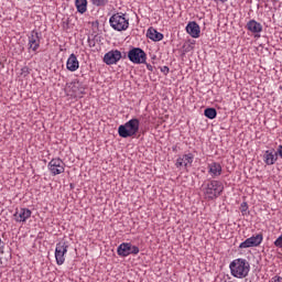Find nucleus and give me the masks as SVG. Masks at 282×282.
I'll list each match as a JSON object with an SVG mask.
<instances>
[{
  "label": "nucleus",
  "instance_id": "20",
  "mask_svg": "<svg viewBox=\"0 0 282 282\" xmlns=\"http://www.w3.org/2000/svg\"><path fill=\"white\" fill-rule=\"evenodd\" d=\"M208 173H210L212 177H219V175H221V164L214 162L208 165Z\"/></svg>",
  "mask_w": 282,
  "mask_h": 282
},
{
  "label": "nucleus",
  "instance_id": "25",
  "mask_svg": "<svg viewBox=\"0 0 282 282\" xmlns=\"http://www.w3.org/2000/svg\"><path fill=\"white\" fill-rule=\"evenodd\" d=\"M275 153H278V155L282 158V145H279L278 151Z\"/></svg>",
  "mask_w": 282,
  "mask_h": 282
},
{
  "label": "nucleus",
  "instance_id": "24",
  "mask_svg": "<svg viewBox=\"0 0 282 282\" xmlns=\"http://www.w3.org/2000/svg\"><path fill=\"white\" fill-rule=\"evenodd\" d=\"M271 282H282V278L279 276V275H274V276L271 279Z\"/></svg>",
  "mask_w": 282,
  "mask_h": 282
},
{
  "label": "nucleus",
  "instance_id": "5",
  "mask_svg": "<svg viewBox=\"0 0 282 282\" xmlns=\"http://www.w3.org/2000/svg\"><path fill=\"white\" fill-rule=\"evenodd\" d=\"M128 58L134 65H143L147 63V53L140 47H133L128 52Z\"/></svg>",
  "mask_w": 282,
  "mask_h": 282
},
{
  "label": "nucleus",
  "instance_id": "3",
  "mask_svg": "<svg viewBox=\"0 0 282 282\" xmlns=\"http://www.w3.org/2000/svg\"><path fill=\"white\" fill-rule=\"evenodd\" d=\"M203 193L206 199H217L224 193V184L219 181H210L203 185Z\"/></svg>",
  "mask_w": 282,
  "mask_h": 282
},
{
  "label": "nucleus",
  "instance_id": "14",
  "mask_svg": "<svg viewBox=\"0 0 282 282\" xmlns=\"http://www.w3.org/2000/svg\"><path fill=\"white\" fill-rule=\"evenodd\" d=\"M264 164L272 166L279 160L278 153L274 150H267L263 155Z\"/></svg>",
  "mask_w": 282,
  "mask_h": 282
},
{
  "label": "nucleus",
  "instance_id": "17",
  "mask_svg": "<svg viewBox=\"0 0 282 282\" xmlns=\"http://www.w3.org/2000/svg\"><path fill=\"white\" fill-rule=\"evenodd\" d=\"M186 32L192 39H199V24L197 22H189L186 26Z\"/></svg>",
  "mask_w": 282,
  "mask_h": 282
},
{
  "label": "nucleus",
  "instance_id": "8",
  "mask_svg": "<svg viewBox=\"0 0 282 282\" xmlns=\"http://www.w3.org/2000/svg\"><path fill=\"white\" fill-rule=\"evenodd\" d=\"M47 166L52 175H61V173H65V162L58 158L52 159Z\"/></svg>",
  "mask_w": 282,
  "mask_h": 282
},
{
  "label": "nucleus",
  "instance_id": "6",
  "mask_svg": "<svg viewBox=\"0 0 282 282\" xmlns=\"http://www.w3.org/2000/svg\"><path fill=\"white\" fill-rule=\"evenodd\" d=\"M66 91L68 96L74 98H82L85 94V88L80 82H72L66 85Z\"/></svg>",
  "mask_w": 282,
  "mask_h": 282
},
{
  "label": "nucleus",
  "instance_id": "15",
  "mask_svg": "<svg viewBox=\"0 0 282 282\" xmlns=\"http://www.w3.org/2000/svg\"><path fill=\"white\" fill-rule=\"evenodd\" d=\"M15 221H28L32 217V210L28 208H21L20 210H17L14 214Z\"/></svg>",
  "mask_w": 282,
  "mask_h": 282
},
{
  "label": "nucleus",
  "instance_id": "10",
  "mask_svg": "<svg viewBox=\"0 0 282 282\" xmlns=\"http://www.w3.org/2000/svg\"><path fill=\"white\" fill-rule=\"evenodd\" d=\"M39 47H41V33L33 30L29 35V50L36 54V52H39Z\"/></svg>",
  "mask_w": 282,
  "mask_h": 282
},
{
  "label": "nucleus",
  "instance_id": "16",
  "mask_svg": "<svg viewBox=\"0 0 282 282\" xmlns=\"http://www.w3.org/2000/svg\"><path fill=\"white\" fill-rule=\"evenodd\" d=\"M80 67V63L78 62V57H76V54H70L67 62H66V68L68 72H76Z\"/></svg>",
  "mask_w": 282,
  "mask_h": 282
},
{
  "label": "nucleus",
  "instance_id": "22",
  "mask_svg": "<svg viewBox=\"0 0 282 282\" xmlns=\"http://www.w3.org/2000/svg\"><path fill=\"white\" fill-rule=\"evenodd\" d=\"M204 116L208 118L209 120H215L217 118V109L215 108H207L204 111Z\"/></svg>",
  "mask_w": 282,
  "mask_h": 282
},
{
  "label": "nucleus",
  "instance_id": "28",
  "mask_svg": "<svg viewBox=\"0 0 282 282\" xmlns=\"http://www.w3.org/2000/svg\"><path fill=\"white\" fill-rule=\"evenodd\" d=\"M218 1H220V3H226V1H228V0H218Z\"/></svg>",
  "mask_w": 282,
  "mask_h": 282
},
{
  "label": "nucleus",
  "instance_id": "1",
  "mask_svg": "<svg viewBox=\"0 0 282 282\" xmlns=\"http://www.w3.org/2000/svg\"><path fill=\"white\" fill-rule=\"evenodd\" d=\"M229 270L235 279H246L250 274V262L241 258L235 259L230 262Z\"/></svg>",
  "mask_w": 282,
  "mask_h": 282
},
{
  "label": "nucleus",
  "instance_id": "18",
  "mask_svg": "<svg viewBox=\"0 0 282 282\" xmlns=\"http://www.w3.org/2000/svg\"><path fill=\"white\" fill-rule=\"evenodd\" d=\"M247 30L253 34H259L260 32H263V25H261V23L257 22L256 20H250L247 23Z\"/></svg>",
  "mask_w": 282,
  "mask_h": 282
},
{
  "label": "nucleus",
  "instance_id": "26",
  "mask_svg": "<svg viewBox=\"0 0 282 282\" xmlns=\"http://www.w3.org/2000/svg\"><path fill=\"white\" fill-rule=\"evenodd\" d=\"M147 69H149V72H153V65L147 64Z\"/></svg>",
  "mask_w": 282,
  "mask_h": 282
},
{
  "label": "nucleus",
  "instance_id": "11",
  "mask_svg": "<svg viewBox=\"0 0 282 282\" xmlns=\"http://www.w3.org/2000/svg\"><path fill=\"white\" fill-rule=\"evenodd\" d=\"M261 241H263V235L258 234L257 236H252L241 242L239 248H257V246H261Z\"/></svg>",
  "mask_w": 282,
  "mask_h": 282
},
{
  "label": "nucleus",
  "instance_id": "13",
  "mask_svg": "<svg viewBox=\"0 0 282 282\" xmlns=\"http://www.w3.org/2000/svg\"><path fill=\"white\" fill-rule=\"evenodd\" d=\"M193 160H195L193 153L184 154L176 160L175 166L176 169H188V166H192Z\"/></svg>",
  "mask_w": 282,
  "mask_h": 282
},
{
  "label": "nucleus",
  "instance_id": "29",
  "mask_svg": "<svg viewBox=\"0 0 282 282\" xmlns=\"http://www.w3.org/2000/svg\"><path fill=\"white\" fill-rule=\"evenodd\" d=\"M0 243H1V238H0Z\"/></svg>",
  "mask_w": 282,
  "mask_h": 282
},
{
  "label": "nucleus",
  "instance_id": "27",
  "mask_svg": "<svg viewBox=\"0 0 282 282\" xmlns=\"http://www.w3.org/2000/svg\"><path fill=\"white\" fill-rule=\"evenodd\" d=\"M162 72L169 73V66H164L163 69H162Z\"/></svg>",
  "mask_w": 282,
  "mask_h": 282
},
{
  "label": "nucleus",
  "instance_id": "12",
  "mask_svg": "<svg viewBox=\"0 0 282 282\" xmlns=\"http://www.w3.org/2000/svg\"><path fill=\"white\" fill-rule=\"evenodd\" d=\"M120 58H122V53L118 50H112L105 54L104 63H106V65H116Z\"/></svg>",
  "mask_w": 282,
  "mask_h": 282
},
{
  "label": "nucleus",
  "instance_id": "4",
  "mask_svg": "<svg viewBox=\"0 0 282 282\" xmlns=\"http://www.w3.org/2000/svg\"><path fill=\"white\" fill-rule=\"evenodd\" d=\"M109 23L117 32H122L129 28V20L126 18L124 13H115L109 19Z\"/></svg>",
  "mask_w": 282,
  "mask_h": 282
},
{
  "label": "nucleus",
  "instance_id": "7",
  "mask_svg": "<svg viewBox=\"0 0 282 282\" xmlns=\"http://www.w3.org/2000/svg\"><path fill=\"white\" fill-rule=\"evenodd\" d=\"M139 253L140 248L138 246L131 245V242H122L117 249V254H119V257H129V254Z\"/></svg>",
  "mask_w": 282,
  "mask_h": 282
},
{
  "label": "nucleus",
  "instance_id": "23",
  "mask_svg": "<svg viewBox=\"0 0 282 282\" xmlns=\"http://www.w3.org/2000/svg\"><path fill=\"white\" fill-rule=\"evenodd\" d=\"M91 1H93V6H97V7L107 6V3H109V0H91Z\"/></svg>",
  "mask_w": 282,
  "mask_h": 282
},
{
  "label": "nucleus",
  "instance_id": "9",
  "mask_svg": "<svg viewBox=\"0 0 282 282\" xmlns=\"http://www.w3.org/2000/svg\"><path fill=\"white\" fill-rule=\"evenodd\" d=\"M67 242L62 241L56 245L55 248V259L57 265H63L65 263V254H67Z\"/></svg>",
  "mask_w": 282,
  "mask_h": 282
},
{
  "label": "nucleus",
  "instance_id": "21",
  "mask_svg": "<svg viewBox=\"0 0 282 282\" xmlns=\"http://www.w3.org/2000/svg\"><path fill=\"white\" fill-rule=\"evenodd\" d=\"M75 6L79 14H85V12H87V0H76Z\"/></svg>",
  "mask_w": 282,
  "mask_h": 282
},
{
  "label": "nucleus",
  "instance_id": "19",
  "mask_svg": "<svg viewBox=\"0 0 282 282\" xmlns=\"http://www.w3.org/2000/svg\"><path fill=\"white\" fill-rule=\"evenodd\" d=\"M147 36L148 39H150L151 41L158 42V41H162V39H164V34L158 32V30L150 28L147 32Z\"/></svg>",
  "mask_w": 282,
  "mask_h": 282
},
{
  "label": "nucleus",
  "instance_id": "2",
  "mask_svg": "<svg viewBox=\"0 0 282 282\" xmlns=\"http://www.w3.org/2000/svg\"><path fill=\"white\" fill-rule=\"evenodd\" d=\"M138 131H140V120L135 118L130 119L118 128L120 138H133V135L138 134Z\"/></svg>",
  "mask_w": 282,
  "mask_h": 282
}]
</instances>
